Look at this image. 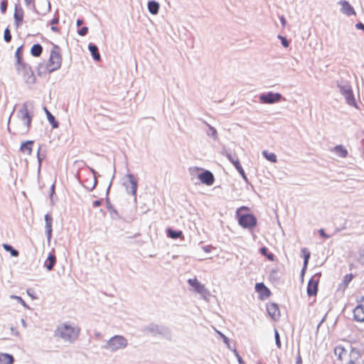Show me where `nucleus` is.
Listing matches in <instances>:
<instances>
[{"mask_svg":"<svg viewBox=\"0 0 364 364\" xmlns=\"http://www.w3.org/2000/svg\"><path fill=\"white\" fill-rule=\"evenodd\" d=\"M80 332V328L78 326L63 323L56 328L55 336L72 342L78 338Z\"/></svg>","mask_w":364,"mask_h":364,"instance_id":"nucleus-1","label":"nucleus"},{"mask_svg":"<svg viewBox=\"0 0 364 364\" xmlns=\"http://www.w3.org/2000/svg\"><path fill=\"white\" fill-rule=\"evenodd\" d=\"M62 60L60 47L57 45H53L46 65L47 71L50 73L58 70L61 66Z\"/></svg>","mask_w":364,"mask_h":364,"instance_id":"nucleus-2","label":"nucleus"},{"mask_svg":"<svg viewBox=\"0 0 364 364\" xmlns=\"http://www.w3.org/2000/svg\"><path fill=\"white\" fill-rule=\"evenodd\" d=\"M17 75L21 80L28 85H33L36 82V78L31 67L27 63L15 66Z\"/></svg>","mask_w":364,"mask_h":364,"instance_id":"nucleus-3","label":"nucleus"},{"mask_svg":"<svg viewBox=\"0 0 364 364\" xmlns=\"http://www.w3.org/2000/svg\"><path fill=\"white\" fill-rule=\"evenodd\" d=\"M18 119L21 124V127L17 130L16 134H27L31 127L32 116L30 114L26 106L24 105L20 109Z\"/></svg>","mask_w":364,"mask_h":364,"instance_id":"nucleus-4","label":"nucleus"},{"mask_svg":"<svg viewBox=\"0 0 364 364\" xmlns=\"http://www.w3.org/2000/svg\"><path fill=\"white\" fill-rule=\"evenodd\" d=\"M247 210V208L242 206L237 211V220L240 225H241L244 228L252 229L254 228L257 225V219L256 218L249 213L242 214L241 212L242 210Z\"/></svg>","mask_w":364,"mask_h":364,"instance_id":"nucleus-5","label":"nucleus"},{"mask_svg":"<svg viewBox=\"0 0 364 364\" xmlns=\"http://www.w3.org/2000/svg\"><path fill=\"white\" fill-rule=\"evenodd\" d=\"M127 345V339L122 336H113L107 342V348L111 350H117L126 347Z\"/></svg>","mask_w":364,"mask_h":364,"instance_id":"nucleus-6","label":"nucleus"},{"mask_svg":"<svg viewBox=\"0 0 364 364\" xmlns=\"http://www.w3.org/2000/svg\"><path fill=\"white\" fill-rule=\"evenodd\" d=\"M321 277V273H316L309 279L307 286V294L309 296L316 295Z\"/></svg>","mask_w":364,"mask_h":364,"instance_id":"nucleus-7","label":"nucleus"},{"mask_svg":"<svg viewBox=\"0 0 364 364\" xmlns=\"http://www.w3.org/2000/svg\"><path fill=\"white\" fill-rule=\"evenodd\" d=\"M188 283L193 287L195 291L201 295L209 294L208 290L205 288V285L198 282L196 278L189 279Z\"/></svg>","mask_w":364,"mask_h":364,"instance_id":"nucleus-8","label":"nucleus"},{"mask_svg":"<svg viewBox=\"0 0 364 364\" xmlns=\"http://www.w3.org/2000/svg\"><path fill=\"white\" fill-rule=\"evenodd\" d=\"M281 95L279 93L268 92L263 94L259 97L260 100L263 103H274L279 102L281 99Z\"/></svg>","mask_w":364,"mask_h":364,"instance_id":"nucleus-9","label":"nucleus"},{"mask_svg":"<svg viewBox=\"0 0 364 364\" xmlns=\"http://www.w3.org/2000/svg\"><path fill=\"white\" fill-rule=\"evenodd\" d=\"M255 290L259 294V298L262 300L267 299L271 294L269 289L263 283H257Z\"/></svg>","mask_w":364,"mask_h":364,"instance_id":"nucleus-10","label":"nucleus"},{"mask_svg":"<svg viewBox=\"0 0 364 364\" xmlns=\"http://www.w3.org/2000/svg\"><path fill=\"white\" fill-rule=\"evenodd\" d=\"M200 181L206 184L207 186H211L215 181L213 174L209 171H204L203 173L198 175Z\"/></svg>","mask_w":364,"mask_h":364,"instance_id":"nucleus-11","label":"nucleus"},{"mask_svg":"<svg viewBox=\"0 0 364 364\" xmlns=\"http://www.w3.org/2000/svg\"><path fill=\"white\" fill-rule=\"evenodd\" d=\"M267 311L269 315L273 318L277 319L280 316V311L277 304L274 303H270L267 305Z\"/></svg>","mask_w":364,"mask_h":364,"instance_id":"nucleus-12","label":"nucleus"},{"mask_svg":"<svg viewBox=\"0 0 364 364\" xmlns=\"http://www.w3.org/2000/svg\"><path fill=\"white\" fill-rule=\"evenodd\" d=\"M341 5V11L347 15H355V12L353 6L347 1H341L339 3Z\"/></svg>","mask_w":364,"mask_h":364,"instance_id":"nucleus-13","label":"nucleus"},{"mask_svg":"<svg viewBox=\"0 0 364 364\" xmlns=\"http://www.w3.org/2000/svg\"><path fill=\"white\" fill-rule=\"evenodd\" d=\"M353 317L357 321H364V307L362 305H358L353 310Z\"/></svg>","mask_w":364,"mask_h":364,"instance_id":"nucleus-14","label":"nucleus"},{"mask_svg":"<svg viewBox=\"0 0 364 364\" xmlns=\"http://www.w3.org/2000/svg\"><path fill=\"white\" fill-rule=\"evenodd\" d=\"M341 92H342L343 95L346 98V102L349 105H355V98H354L353 93L351 89H350V88L343 89V90H342Z\"/></svg>","mask_w":364,"mask_h":364,"instance_id":"nucleus-15","label":"nucleus"},{"mask_svg":"<svg viewBox=\"0 0 364 364\" xmlns=\"http://www.w3.org/2000/svg\"><path fill=\"white\" fill-rule=\"evenodd\" d=\"M228 159L232 163V164L235 166L236 169L238 171V172L240 173V175L244 178H246V176L245 173V171L240 164V162L237 158L232 157L230 154L228 155Z\"/></svg>","mask_w":364,"mask_h":364,"instance_id":"nucleus-16","label":"nucleus"},{"mask_svg":"<svg viewBox=\"0 0 364 364\" xmlns=\"http://www.w3.org/2000/svg\"><path fill=\"white\" fill-rule=\"evenodd\" d=\"M334 353L341 361H343L348 355L347 350L341 346H338L335 348Z\"/></svg>","mask_w":364,"mask_h":364,"instance_id":"nucleus-17","label":"nucleus"},{"mask_svg":"<svg viewBox=\"0 0 364 364\" xmlns=\"http://www.w3.org/2000/svg\"><path fill=\"white\" fill-rule=\"evenodd\" d=\"M33 141H27L26 142H23L21 147L20 150L23 154H26L27 155H31L33 151Z\"/></svg>","mask_w":364,"mask_h":364,"instance_id":"nucleus-18","label":"nucleus"},{"mask_svg":"<svg viewBox=\"0 0 364 364\" xmlns=\"http://www.w3.org/2000/svg\"><path fill=\"white\" fill-rule=\"evenodd\" d=\"M56 262V257L55 256L50 253L49 254L47 259L45 261V267H46L47 270L50 271L53 269L54 265Z\"/></svg>","mask_w":364,"mask_h":364,"instance_id":"nucleus-19","label":"nucleus"},{"mask_svg":"<svg viewBox=\"0 0 364 364\" xmlns=\"http://www.w3.org/2000/svg\"><path fill=\"white\" fill-rule=\"evenodd\" d=\"M301 254L304 257V267L302 268L301 273L304 274L306 269L311 253L307 248H302Z\"/></svg>","mask_w":364,"mask_h":364,"instance_id":"nucleus-20","label":"nucleus"},{"mask_svg":"<svg viewBox=\"0 0 364 364\" xmlns=\"http://www.w3.org/2000/svg\"><path fill=\"white\" fill-rule=\"evenodd\" d=\"M14 357L9 353H0V364H13Z\"/></svg>","mask_w":364,"mask_h":364,"instance_id":"nucleus-21","label":"nucleus"},{"mask_svg":"<svg viewBox=\"0 0 364 364\" xmlns=\"http://www.w3.org/2000/svg\"><path fill=\"white\" fill-rule=\"evenodd\" d=\"M14 18L16 27H19L22 24L23 19V11L21 9L18 10L16 9Z\"/></svg>","mask_w":364,"mask_h":364,"instance_id":"nucleus-22","label":"nucleus"},{"mask_svg":"<svg viewBox=\"0 0 364 364\" xmlns=\"http://www.w3.org/2000/svg\"><path fill=\"white\" fill-rule=\"evenodd\" d=\"M15 58H16L15 66L26 63V62L23 60V50H22L21 47H19L16 49V50L15 52Z\"/></svg>","mask_w":364,"mask_h":364,"instance_id":"nucleus-23","label":"nucleus"},{"mask_svg":"<svg viewBox=\"0 0 364 364\" xmlns=\"http://www.w3.org/2000/svg\"><path fill=\"white\" fill-rule=\"evenodd\" d=\"M88 48L95 60L99 61L101 59L98 48L95 45L90 44Z\"/></svg>","mask_w":364,"mask_h":364,"instance_id":"nucleus-24","label":"nucleus"},{"mask_svg":"<svg viewBox=\"0 0 364 364\" xmlns=\"http://www.w3.org/2000/svg\"><path fill=\"white\" fill-rule=\"evenodd\" d=\"M43 52V47L37 43L34 44L31 48V54L33 57H40Z\"/></svg>","mask_w":364,"mask_h":364,"instance_id":"nucleus-25","label":"nucleus"},{"mask_svg":"<svg viewBox=\"0 0 364 364\" xmlns=\"http://www.w3.org/2000/svg\"><path fill=\"white\" fill-rule=\"evenodd\" d=\"M44 111L46 114L47 118L53 128L58 127V122L55 120V117L48 111L46 107H44Z\"/></svg>","mask_w":364,"mask_h":364,"instance_id":"nucleus-26","label":"nucleus"},{"mask_svg":"<svg viewBox=\"0 0 364 364\" xmlns=\"http://www.w3.org/2000/svg\"><path fill=\"white\" fill-rule=\"evenodd\" d=\"M167 235H168V237H170L172 239H177V238H180V237L183 238L182 231H181V230H178V231L174 230H173L171 228H168L167 230Z\"/></svg>","mask_w":364,"mask_h":364,"instance_id":"nucleus-27","label":"nucleus"},{"mask_svg":"<svg viewBox=\"0 0 364 364\" xmlns=\"http://www.w3.org/2000/svg\"><path fill=\"white\" fill-rule=\"evenodd\" d=\"M148 9L151 14H156L159 11V4L154 1H149L148 4Z\"/></svg>","mask_w":364,"mask_h":364,"instance_id":"nucleus-28","label":"nucleus"},{"mask_svg":"<svg viewBox=\"0 0 364 364\" xmlns=\"http://www.w3.org/2000/svg\"><path fill=\"white\" fill-rule=\"evenodd\" d=\"M336 153L342 158H346L348 155V151L341 145L336 146L334 148Z\"/></svg>","mask_w":364,"mask_h":364,"instance_id":"nucleus-29","label":"nucleus"},{"mask_svg":"<svg viewBox=\"0 0 364 364\" xmlns=\"http://www.w3.org/2000/svg\"><path fill=\"white\" fill-rule=\"evenodd\" d=\"M262 154L267 160L272 163H276L277 161V156L274 153H270L268 152L267 151H263Z\"/></svg>","mask_w":364,"mask_h":364,"instance_id":"nucleus-30","label":"nucleus"},{"mask_svg":"<svg viewBox=\"0 0 364 364\" xmlns=\"http://www.w3.org/2000/svg\"><path fill=\"white\" fill-rule=\"evenodd\" d=\"M3 247L4 249L7 251V252H9L11 253V255L13 256V257H18V252L14 249L11 245H8V244H3Z\"/></svg>","mask_w":364,"mask_h":364,"instance_id":"nucleus-31","label":"nucleus"},{"mask_svg":"<svg viewBox=\"0 0 364 364\" xmlns=\"http://www.w3.org/2000/svg\"><path fill=\"white\" fill-rule=\"evenodd\" d=\"M45 219H46V228H47V230H48V237H50L51 235V232H52V228H51L52 219L48 215H46Z\"/></svg>","mask_w":364,"mask_h":364,"instance_id":"nucleus-32","label":"nucleus"},{"mask_svg":"<svg viewBox=\"0 0 364 364\" xmlns=\"http://www.w3.org/2000/svg\"><path fill=\"white\" fill-rule=\"evenodd\" d=\"M58 22H59L58 16L53 18V19L50 22L52 31H53L55 32H60V30L57 27L55 26V24L58 23Z\"/></svg>","mask_w":364,"mask_h":364,"instance_id":"nucleus-33","label":"nucleus"},{"mask_svg":"<svg viewBox=\"0 0 364 364\" xmlns=\"http://www.w3.org/2000/svg\"><path fill=\"white\" fill-rule=\"evenodd\" d=\"M128 177L129 178V182L132 184V191L134 193H135L136 191V187H137L136 181L132 175H129Z\"/></svg>","mask_w":364,"mask_h":364,"instance_id":"nucleus-34","label":"nucleus"},{"mask_svg":"<svg viewBox=\"0 0 364 364\" xmlns=\"http://www.w3.org/2000/svg\"><path fill=\"white\" fill-rule=\"evenodd\" d=\"M4 39L7 43H9L11 40V35L10 29L9 28H6L4 31Z\"/></svg>","mask_w":364,"mask_h":364,"instance_id":"nucleus-35","label":"nucleus"},{"mask_svg":"<svg viewBox=\"0 0 364 364\" xmlns=\"http://www.w3.org/2000/svg\"><path fill=\"white\" fill-rule=\"evenodd\" d=\"M354 276L353 274H348L344 276L343 282L345 285H348L353 279Z\"/></svg>","mask_w":364,"mask_h":364,"instance_id":"nucleus-36","label":"nucleus"},{"mask_svg":"<svg viewBox=\"0 0 364 364\" xmlns=\"http://www.w3.org/2000/svg\"><path fill=\"white\" fill-rule=\"evenodd\" d=\"M6 9H7V1L3 0L1 2V5H0V9H1V13L4 14L6 11Z\"/></svg>","mask_w":364,"mask_h":364,"instance_id":"nucleus-37","label":"nucleus"},{"mask_svg":"<svg viewBox=\"0 0 364 364\" xmlns=\"http://www.w3.org/2000/svg\"><path fill=\"white\" fill-rule=\"evenodd\" d=\"M87 32L88 28L86 26H83L78 31V34L81 36H84L87 33Z\"/></svg>","mask_w":364,"mask_h":364,"instance_id":"nucleus-38","label":"nucleus"},{"mask_svg":"<svg viewBox=\"0 0 364 364\" xmlns=\"http://www.w3.org/2000/svg\"><path fill=\"white\" fill-rule=\"evenodd\" d=\"M275 339H276L277 346L279 348H280L281 347V342H280V340H279V335L277 331H275Z\"/></svg>","mask_w":364,"mask_h":364,"instance_id":"nucleus-39","label":"nucleus"},{"mask_svg":"<svg viewBox=\"0 0 364 364\" xmlns=\"http://www.w3.org/2000/svg\"><path fill=\"white\" fill-rule=\"evenodd\" d=\"M282 45L284 46V47H288L289 46V43L287 42V39L285 38H283L282 37Z\"/></svg>","mask_w":364,"mask_h":364,"instance_id":"nucleus-40","label":"nucleus"},{"mask_svg":"<svg viewBox=\"0 0 364 364\" xmlns=\"http://www.w3.org/2000/svg\"><path fill=\"white\" fill-rule=\"evenodd\" d=\"M296 364H302V359H301V357L299 353L296 356Z\"/></svg>","mask_w":364,"mask_h":364,"instance_id":"nucleus-41","label":"nucleus"},{"mask_svg":"<svg viewBox=\"0 0 364 364\" xmlns=\"http://www.w3.org/2000/svg\"><path fill=\"white\" fill-rule=\"evenodd\" d=\"M101 201L100 200H96L93 202V207L96 208V207H98L101 205Z\"/></svg>","mask_w":364,"mask_h":364,"instance_id":"nucleus-42","label":"nucleus"},{"mask_svg":"<svg viewBox=\"0 0 364 364\" xmlns=\"http://www.w3.org/2000/svg\"><path fill=\"white\" fill-rule=\"evenodd\" d=\"M319 233H320L321 236H322L324 238H328V236L325 233V232H324V230L323 229H321L319 230Z\"/></svg>","mask_w":364,"mask_h":364,"instance_id":"nucleus-43","label":"nucleus"},{"mask_svg":"<svg viewBox=\"0 0 364 364\" xmlns=\"http://www.w3.org/2000/svg\"><path fill=\"white\" fill-rule=\"evenodd\" d=\"M356 28H358V29H361L364 31V24H363L362 23H358L355 25Z\"/></svg>","mask_w":364,"mask_h":364,"instance_id":"nucleus-44","label":"nucleus"},{"mask_svg":"<svg viewBox=\"0 0 364 364\" xmlns=\"http://www.w3.org/2000/svg\"><path fill=\"white\" fill-rule=\"evenodd\" d=\"M24 1L27 6H30L31 4L34 3L35 0H24Z\"/></svg>","mask_w":364,"mask_h":364,"instance_id":"nucleus-45","label":"nucleus"},{"mask_svg":"<svg viewBox=\"0 0 364 364\" xmlns=\"http://www.w3.org/2000/svg\"><path fill=\"white\" fill-rule=\"evenodd\" d=\"M82 23H83V21L82 19H77V20L76 24H77V26H81Z\"/></svg>","mask_w":364,"mask_h":364,"instance_id":"nucleus-46","label":"nucleus"},{"mask_svg":"<svg viewBox=\"0 0 364 364\" xmlns=\"http://www.w3.org/2000/svg\"><path fill=\"white\" fill-rule=\"evenodd\" d=\"M267 251V248H266V247H262V248H261V252H262V254H263V255H266Z\"/></svg>","mask_w":364,"mask_h":364,"instance_id":"nucleus-47","label":"nucleus"},{"mask_svg":"<svg viewBox=\"0 0 364 364\" xmlns=\"http://www.w3.org/2000/svg\"><path fill=\"white\" fill-rule=\"evenodd\" d=\"M358 301L359 302H363L364 301V296H361Z\"/></svg>","mask_w":364,"mask_h":364,"instance_id":"nucleus-48","label":"nucleus"},{"mask_svg":"<svg viewBox=\"0 0 364 364\" xmlns=\"http://www.w3.org/2000/svg\"><path fill=\"white\" fill-rule=\"evenodd\" d=\"M222 336H223V339H224V341H225V342H228V338H227V337H225L224 335H222Z\"/></svg>","mask_w":364,"mask_h":364,"instance_id":"nucleus-49","label":"nucleus"},{"mask_svg":"<svg viewBox=\"0 0 364 364\" xmlns=\"http://www.w3.org/2000/svg\"><path fill=\"white\" fill-rule=\"evenodd\" d=\"M203 249L207 252H208L210 251L209 249L208 248V247H203Z\"/></svg>","mask_w":364,"mask_h":364,"instance_id":"nucleus-50","label":"nucleus"},{"mask_svg":"<svg viewBox=\"0 0 364 364\" xmlns=\"http://www.w3.org/2000/svg\"><path fill=\"white\" fill-rule=\"evenodd\" d=\"M15 298L17 299L18 301H21L23 302V300L21 299V297L15 296Z\"/></svg>","mask_w":364,"mask_h":364,"instance_id":"nucleus-51","label":"nucleus"},{"mask_svg":"<svg viewBox=\"0 0 364 364\" xmlns=\"http://www.w3.org/2000/svg\"><path fill=\"white\" fill-rule=\"evenodd\" d=\"M15 298L17 299L18 301H21L23 302V300L21 299V297L15 296Z\"/></svg>","mask_w":364,"mask_h":364,"instance_id":"nucleus-52","label":"nucleus"},{"mask_svg":"<svg viewBox=\"0 0 364 364\" xmlns=\"http://www.w3.org/2000/svg\"><path fill=\"white\" fill-rule=\"evenodd\" d=\"M27 293L28 294V295L31 296L33 298H35L34 296H33L31 294H30V290H27Z\"/></svg>","mask_w":364,"mask_h":364,"instance_id":"nucleus-53","label":"nucleus"}]
</instances>
